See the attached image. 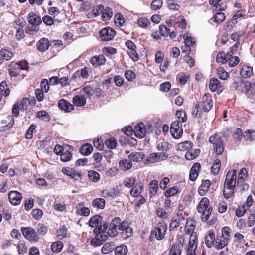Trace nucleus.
Here are the masks:
<instances>
[{
  "label": "nucleus",
  "instance_id": "1a4fd4ad",
  "mask_svg": "<svg viewBox=\"0 0 255 255\" xmlns=\"http://www.w3.org/2000/svg\"><path fill=\"white\" fill-rule=\"evenodd\" d=\"M121 221V219L118 217H115L112 220L107 229L108 235L110 237H115L118 234Z\"/></svg>",
  "mask_w": 255,
  "mask_h": 255
},
{
  "label": "nucleus",
  "instance_id": "2eb2a0df",
  "mask_svg": "<svg viewBox=\"0 0 255 255\" xmlns=\"http://www.w3.org/2000/svg\"><path fill=\"white\" fill-rule=\"evenodd\" d=\"M198 106L205 112L209 111L213 107V101L209 95L205 94L203 97L201 103Z\"/></svg>",
  "mask_w": 255,
  "mask_h": 255
},
{
  "label": "nucleus",
  "instance_id": "a878e982",
  "mask_svg": "<svg viewBox=\"0 0 255 255\" xmlns=\"http://www.w3.org/2000/svg\"><path fill=\"white\" fill-rule=\"evenodd\" d=\"M105 58L102 54L94 56L90 60L91 64L94 66L103 65L105 62Z\"/></svg>",
  "mask_w": 255,
  "mask_h": 255
},
{
  "label": "nucleus",
  "instance_id": "5fc2aeb1",
  "mask_svg": "<svg viewBox=\"0 0 255 255\" xmlns=\"http://www.w3.org/2000/svg\"><path fill=\"white\" fill-rule=\"evenodd\" d=\"M127 252L128 248L125 245H122L117 247L115 250L116 255H125Z\"/></svg>",
  "mask_w": 255,
  "mask_h": 255
},
{
  "label": "nucleus",
  "instance_id": "a211bd4d",
  "mask_svg": "<svg viewBox=\"0 0 255 255\" xmlns=\"http://www.w3.org/2000/svg\"><path fill=\"white\" fill-rule=\"evenodd\" d=\"M8 198L11 204L17 205L20 204L22 196L20 192L12 190L9 193Z\"/></svg>",
  "mask_w": 255,
  "mask_h": 255
},
{
  "label": "nucleus",
  "instance_id": "5701e85b",
  "mask_svg": "<svg viewBox=\"0 0 255 255\" xmlns=\"http://www.w3.org/2000/svg\"><path fill=\"white\" fill-rule=\"evenodd\" d=\"M200 168L201 166L199 163H195L193 164L189 174V178L191 181H194L197 178Z\"/></svg>",
  "mask_w": 255,
  "mask_h": 255
},
{
  "label": "nucleus",
  "instance_id": "423d86ee",
  "mask_svg": "<svg viewBox=\"0 0 255 255\" xmlns=\"http://www.w3.org/2000/svg\"><path fill=\"white\" fill-rule=\"evenodd\" d=\"M21 231L23 236L30 242H36L39 241V236L33 228L31 227H22Z\"/></svg>",
  "mask_w": 255,
  "mask_h": 255
},
{
  "label": "nucleus",
  "instance_id": "f3484780",
  "mask_svg": "<svg viewBox=\"0 0 255 255\" xmlns=\"http://www.w3.org/2000/svg\"><path fill=\"white\" fill-rule=\"evenodd\" d=\"M215 232L213 229L208 231L205 236V244L208 248H211L216 242Z\"/></svg>",
  "mask_w": 255,
  "mask_h": 255
},
{
  "label": "nucleus",
  "instance_id": "6e6d98bb",
  "mask_svg": "<svg viewBox=\"0 0 255 255\" xmlns=\"http://www.w3.org/2000/svg\"><path fill=\"white\" fill-rule=\"evenodd\" d=\"M182 248H180L176 244H173L170 250L169 251V255H181Z\"/></svg>",
  "mask_w": 255,
  "mask_h": 255
},
{
  "label": "nucleus",
  "instance_id": "e2e57ef3",
  "mask_svg": "<svg viewBox=\"0 0 255 255\" xmlns=\"http://www.w3.org/2000/svg\"><path fill=\"white\" fill-rule=\"evenodd\" d=\"M36 117L45 121H48L49 120V115L45 110L38 112L36 114Z\"/></svg>",
  "mask_w": 255,
  "mask_h": 255
},
{
  "label": "nucleus",
  "instance_id": "ea45409f",
  "mask_svg": "<svg viewBox=\"0 0 255 255\" xmlns=\"http://www.w3.org/2000/svg\"><path fill=\"white\" fill-rule=\"evenodd\" d=\"M113 15L112 10L111 8L106 7L104 8L102 13V20L103 21H107L110 20Z\"/></svg>",
  "mask_w": 255,
  "mask_h": 255
},
{
  "label": "nucleus",
  "instance_id": "b1692460",
  "mask_svg": "<svg viewBox=\"0 0 255 255\" xmlns=\"http://www.w3.org/2000/svg\"><path fill=\"white\" fill-rule=\"evenodd\" d=\"M102 221V217L99 215H96L91 217L89 221V225L90 227L95 228H98L100 227Z\"/></svg>",
  "mask_w": 255,
  "mask_h": 255
},
{
  "label": "nucleus",
  "instance_id": "473e14b6",
  "mask_svg": "<svg viewBox=\"0 0 255 255\" xmlns=\"http://www.w3.org/2000/svg\"><path fill=\"white\" fill-rule=\"evenodd\" d=\"M195 222L192 219H188L186 222L185 227V232L186 234H191L192 232H195Z\"/></svg>",
  "mask_w": 255,
  "mask_h": 255
},
{
  "label": "nucleus",
  "instance_id": "cd10ccee",
  "mask_svg": "<svg viewBox=\"0 0 255 255\" xmlns=\"http://www.w3.org/2000/svg\"><path fill=\"white\" fill-rule=\"evenodd\" d=\"M145 157V155L142 152H132L128 156V158L130 161L140 162Z\"/></svg>",
  "mask_w": 255,
  "mask_h": 255
},
{
  "label": "nucleus",
  "instance_id": "a19ab883",
  "mask_svg": "<svg viewBox=\"0 0 255 255\" xmlns=\"http://www.w3.org/2000/svg\"><path fill=\"white\" fill-rule=\"evenodd\" d=\"M93 150L92 146L90 144H85L81 146L80 149V153L85 156L90 155Z\"/></svg>",
  "mask_w": 255,
  "mask_h": 255
},
{
  "label": "nucleus",
  "instance_id": "f03ea898",
  "mask_svg": "<svg viewBox=\"0 0 255 255\" xmlns=\"http://www.w3.org/2000/svg\"><path fill=\"white\" fill-rule=\"evenodd\" d=\"M231 231V229L228 226L222 229L221 236H218L216 239L215 247L217 250H221L228 244L230 239Z\"/></svg>",
  "mask_w": 255,
  "mask_h": 255
},
{
  "label": "nucleus",
  "instance_id": "f704fd0d",
  "mask_svg": "<svg viewBox=\"0 0 255 255\" xmlns=\"http://www.w3.org/2000/svg\"><path fill=\"white\" fill-rule=\"evenodd\" d=\"M74 104L78 107L84 106L86 103V98L82 95H76L73 98Z\"/></svg>",
  "mask_w": 255,
  "mask_h": 255
},
{
  "label": "nucleus",
  "instance_id": "c9c22d12",
  "mask_svg": "<svg viewBox=\"0 0 255 255\" xmlns=\"http://www.w3.org/2000/svg\"><path fill=\"white\" fill-rule=\"evenodd\" d=\"M92 206L97 209H103L105 206V200L101 198H95L92 202Z\"/></svg>",
  "mask_w": 255,
  "mask_h": 255
},
{
  "label": "nucleus",
  "instance_id": "79ce46f5",
  "mask_svg": "<svg viewBox=\"0 0 255 255\" xmlns=\"http://www.w3.org/2000/svg\"><path fill=\"white\" fill-rule=\"evenodd\" d=\"M125 22V18L121 13H117L114 16V23L116 26L120 27Z\"/></svg>",
  "mask_w": 255,
  "mask_h": 255
},
{
  "label": "nucleus",
  "instance_id": "aec40b11",
  "mask_svg": "<svg viewBox=\"0 0 255 255\" xmlns=\"http://www.w3.org/2000/svg\"><path fill=\"white\" fill-rule=\"evenodd\" d=\"M134 132L135 135L139 138H142L146 135L145 126L142 122H140L134 127Z\"/></svg>",
  "mask_w": 255,
  "mask_h": 255
},
{
  "label": "nucleus",
  "instance_id": "774afa93",
  "mask_svg": "<svg viewBox=\"0 0 255 255\" xmlns=\"http://www.w3.org/2000/svg\"><path fill=\"white\" fill-rule=\"evenodd\" d=\"M243 137L246 141H252L255 139V131L251 130L248 131L247 132H245L243 135Z\"/></svg>",
  "mask_w": 255,
  "mask_h": 255
},
{
  "label": "nucleus",
  "instance_id": "dca6fc26",
  "mask_svg": "<svg viewBox=\"0 0 255 255\" xmlns=\"http://www.w3.org/2000/svg\"><path fill=\"white\" fill-rule=\"evenodd\" d=\"M108 228V224H104L103 226H100L98 228H95L94 230V233L97 235L102 242L106 241L108 236L107 231L106 232Z\"/></svg>",
  "mask_w": 255,
  "mask_h": 255
},
{
  "label": "nucleus",
  "instance_id": "bb28decb",
  "mask_svg": "<svg viewBox=\"0 0 255 255\" xmlns=\"http://www.w3.org/2000/svg\"><path fill=\"white\" fill-rule=\"evenodd\" d=\"M36 46L39 51L44 52L48 49L49 46V42L48 39L43 38L37 43Z\"/></svg>",
  "mask_w": 255,
  "mask_h": 255
},
{
  "label": "nucleus",
  "instance_id": "6ab92c4d",
  "mask_svg": "<svg viewBox=\"0 0 255 255\" xmlns=\"http://www.w3.org/2000/svg\"><path fill=\"white\" fill-rule=\"evenodd\" d=\"M185 220L184 215L182 213H178L177 216L173 217L169 225L170 231L173 230L179 227L182 221Z\"/></svg>",
  "mask_w": 255,
  "mask_h": 255
},
{
  "label": "nucleus",
  "instance_id": "4d7b16f0",
  "mask_svg": "<svg viewBox=\"0 0 255 255\" xmlns=\"http://www.w3.org/2000/svg\"><path fill=\"white\" fill-rule=\"evenodd\" d=\"M138 25L143 28L147 27L150 24L149 20L143 17H139L137 20Z\"/></svg>",
  "mask_w": 255,
  "mask_h": 255
},
{
  "label": "nucleus",
  "instance_id": "4c0bfd02",
  "mask_svg": "<svg viewBox=\"0 0 255 255\" xmlns=\"http://www.w3.org/2000/svg\"><path fill=\"white\" fill-rule=\"evenodd\" d=\"M184 43L185 45L186 46L187 48H188V50H184L183 51L184 52H187V53H189L191 49L190 46H193L195 44V41L194 40V39L190 36H184Z\"/></svg>",
  "mask_w": 255,
  "mask_h": 255
},
{
  "label": "nucleus",
  "instance_id": "0eeeda50",
  "mask_svg": "<svg viewBox=\"0 0 255 255\" xmlns=\"http://www.w3.org/2000/svg\"><path fill=\"white\" fill-rule=\"evenodd\" d=\"M25 23L23 19H18L13 24V27L16 31L15 37L18 40L24 37L23 28L25 26Z\"/></svg>",
  "mask_w": 255,
  "mask_h": 255
},
{
  "label": "nucleus",
  "instance_id": "338daca9",
  "mask_svg": "<svg viewBox=\"0 0 255 255\" xmlns=\"http://www.w3.org/2000/svg\"><path fill=\"white\" fill-rule=\"evenodd\" d=\"M104 6L102 5H98L94 7L92 15L94 17H97L100 15V14L102 13V11L104 10Z\"/></svg>",
  "mask_w": 255,
  "mask_h": 255
},
{
  "label": "nucleus",
  "instance_id": "7c9ffc66",
  "mask_svg": "<svg viewBox=\"0 0 255 255\" xmlns=\"http://www.w3.org/2000/svg\"><path fill=\"white\" fill-rule=\"evenodd\" d=\"M24 68L20 64H14L9 70V74L11 77H16L19 74L21 70Z\"/></svg>",
  "mask_w": 255,
  "mask_h": 255
},
{
  "label": "nucleus",
  "instance_id": "49530a36",
  "mask_svg": "<svg viewBox=\"0 0 255 255\" xmlns=\"http://www.w3.org/2000/svg\"><path fill=\"white\" fill-rule=\"evenodd\" d=\"M63 247V243L60 241H57L52 244L51 249L53 252L58 253L62 250Z\"/></svg>",
  "mask_w": 255,
  "mask_h": 255
},
{
  "label": "nucleus",
  "instance_id": "c03bdc74",
  "mask_svg": "<svg viewBox=\"0 0 255 255\" xmlns=\"http://www.w3.org/2000/svg\"><path fill=\"white\" fill-rule=\"evenodd\" d=\"M248 172L245 168H242L239 173L237 180V185L241 184L244 182L247 177Z\"/></svg>",
  "mask_w": 255,
  "mask_h": 255
},
{
  "label": "nucleus",
  "instance_id": "2f4dec72",
  "mask_svg": "<svg viewBox=\"0 0 255 255\" xmlns=\"http://www.w3.org/2000/svg\"><path fill=\"white\" fill-rule=\"evenodd\" d=\"M253 74V69L251 67L244 65L241 70L240 75L243 78L250 77Z\"/></svg>",
  "mask_w": 255,
  "mask_h": 255
},
{
  "label": "nucleus",
  "instance_id": "393cba45",
  "mask_svg": "<svg viewBox=\"0 0 255 255\" xmlns=\"http://www.w3.org/2000/svg\"><path fill=\"white\" fill-rule=\"evenodd\" d=\"M225 19V15L224 13L217 12L213 17L209 20V22L210 24H213V23L218 25L222 22Z\"/></svg>",
  "mask_w": 255,
  "mask_h": 255
},
{
  "label": "nucleus",
  "instance_id": "603ef678",
  "mask_svg": "<svg viewBox=\"0 0 255 255\" xmlns=\"http://www.w3.org/2000/svg\"><path fill=\"white\" fill-rule=\"evenodd\" d=\"M221 168V162L219 159H216L212 164L211 167V172L214 175H217L219 173Z\"/></svg>",
  "mask_w": 255,
  "mask_h": 255
},
{
  "label": "nucleus",
  "instance_id": "4468645a",
  "mask_svg": "<svg viewBox=\"0 0 255 255\" xmlns=\"http://www.w3.org/2000/svg\"><path fill=\"white\" fill-rule=\"evenodd\" d=\"M116 32L112 28L105 27L99 32V35L103 41H109L113 38Z\"/></svg>",
  "mask_w": 255,
  "mask_h": 255
},
{
  "label": "nucleus",
  "instance_id": "39448f33",
  "mask_svg": "<svg viewBox=\"0 0 255 255\" xmlns=\"http://www.w3.org/2000/svg\"><path fill=\"white\" fill-rule=\"evenodd\" d=\"M168 157V155L166 152L152 153L146 157L144 160V163L146 164L154 163L165 160Z\"/></svg>",
  "mask_w": 255,
  "mask_h": 255
},
{
  "label": "nucleus",
  "instance_id": "9b49d317",
  "mask_svg": "<svg viewBox=\"0 0 255 255\" xmlns=\"http://www.w3.org/2000/svg\"><path fill=\"white\" fill-rule=\"evenodd\" d=\"M170 131L174 138H180L183 134L182 124H179V123L177 121H174L170 126Z\"/></svg>",
  "mask_w": 255,
  "mask_h": 255
},
{
  "label": "nucleus",
  "instance_id": "a18cd8bd",
  "mask_svg": "<svg viewBox=\"0 0 255 255\" xmlns=\"http://www.w3.org/2000/svg\"><path fill=\"white\" fill-rule=\"evenodd\" d=\"M176 115L177 116V120L175 121L178 122L179 124H182V123H184L186 121L187 117L184 111L182 110L177 111Z\"/></svg>",
  "mask_w": 255,
  "mask_h": 255
},
{
  "label": "nucleus",
  "instance_id": "9d476101",
  "mask_svg": "<svg viewBox=\"0 0 255 255\" xmlns=\"http://www.w3.org/2000/svg\"><path fill=\"white\" fill-rule=\"evenodd\" d=\"M167 229V225L164 222H159L156 225L154 231L151 232V235L155 236V238L158 240L163 239Z\"/></svg>",
  "mask_w": 255,
  "mask_h": 255
},
{
  "label": "nucleus",
  "instance_id": "f257e3e1",
  "mask_svg": "<svg viewBox=\"0 0 255 255\" xmlns=\"http://www.w3.org/2000/svg\"><path fill=\"white\" fill-rule=\"evenodd\" d=\"M236 184L237 185L236 170L229 171L224 184L223 193L225 198L228 199L233 196Z\"/></svg>",
  "mask_w": 255,
  "mask_h": 255
},
{
  "label": "nucleus",
  "instance_id": "c85d7f7f",
  "mask_svg": "<svg viewBox=\"0 0 255 255\" xmlns=\"http://www.w3.org/2000/svg\"><path fill=\"white\" fill-rule=\"evenodd\" d=\"M211 185L209 180L203 181L198 189V193L201 196H204L209 190Z\"/></svg>",
  "mask_w": 255,
  "mask_h": 255
},
{
  "label": "nucleus",
  "instance_id": "4be33fe9",
  "mask_svg": "<svg viewBox=\"0 0 255 255\" xmlns=\"http://www.w3.org/2000/svg\"><path fill=\"white\" fill-rule=\"evenodd\" d=\"M58 107L60 110L66 112H70L74 109L73 105L65 99H61L59 101Z\"/></svg>",
  "mask_w": 255,
  "mask_h": 255
},
{
  "label": "nucleus",
  "instance_id": "680f3d73",
  "mask_svg": "<svg viewBox=\"0 0 255 255\" xmlns=\"http://www.w3.org/2000/svg\"><path fill=\"white\" fill-rule=\"evenodd\" d=\"M105 144L109 149H114L117 146V141L115 138H110L105 141Z\"/></svg>",
  "mask_w": 255,
  "mask_h": 255
},
{
  "label": "nucleus",
  "instance_id": "8fccbe9b",
  "mask_svg": "<svg viewBox=\"0 0 255 255\" xmlns=\"http://www.w3.org/2000/svg\"><path fill=\"white\" fill-rule=\"evenodd\" d=\"M119 165L120 168L123 170H127L130 169L132 168V163L131 161L129 160V161L128 160H122L120 161Z\"/></svg>",
  "mask_w": 255,
  "mask_h": 255
},
{
  "label": "nucleus",
  "instance_id": "864d4df0",
  "mask_svg": "<svg viewBox=\"0 0 255 255\" xmlns=\"http://www.w3.org/2000/svg\"><path fill=\"white\" fill-rule=\"evenodd\" d=\"M81 91L84 93L88 98L91 97L94 94L93 88L89 85L84 86Z\"/></svg>",
  "mask_w": 255,
  "mask_h": 255
},
{
  "label": "nucleus",
  "instance_id": "f8f14e48",
  "mask_svg": "<svg viewBox=\"0 0 255 255\" xmlns=\"http://www.w3.org/2000/svg\"><path fill=\"white\" fill-rule=\"evenodd\" d=\"M126 47L128 48V53L130 58L133 61H137L138 59V55L136 52V46L131 40H127L125 42Z\"/></svg>",
  "mask_w": 255,
  "mask_h": 255
},
{
  "label": "nucleus",
  "instance_id": "e433bc0d",
  "mask_svg": "<svg viewBox=\"0 0 255 255\" xmlns=\"http://www.w3.org/2000/svg\"><path fill=\"white\" fill-rule=\"evenodd\" d=\"M158 182L156 180H152L149 184V191L152 196H155L157 194L158 189Z\"/></svg>",
  "mask_w": 255,
  "mask_h": 255
},
{
  "label": "nucleus",
  "instance_id": "72a5a7b5",
  "mask_svg": "<svg viewBox=\"0 0 255 255\" xmlns=\"http://www.w3.org/2000/svg\"><path fill=\"white\" fill-rule=\"evenodd\" d=\"M143 189L142 184H136L130 191V195L134 197H139Z\"/></svg>",
  "mask_w": 255,
  "mask_h": 255
},
{
  "label": "nucleus",
  "instance_id": "69168bd1",
  "mask_svg": "<svg viewBox=\"0 0 255 255\" xmlns=\"http://www.w3.org/2000/svg\"><path fill=\"white\" fill-rule=\"evenodd\" d=\"M192 147V143L191 141H185L178 144L179 149L182 151L190 149Z\"/></svg>",
  "mask_w": 255,
  "mask_h": 255
},
{
  "label": "nucleus",
  "instance_id": "20e7f679",
  "mask_svg": "<svg viewBox=\"0 0 255 255\" xmlns=\"http://www.w3.org/2000/svg\"><path fill=\"white\" fill-rule=\"evenodd\" d=\"M224 137L221 134H215L210 137L209 141L213 145V149L217 155H221L224 150L223 144Z\"/></svg>",
  "mask_w": 255,
  "mask_h": 255
},
{
  "label": "nucleus",
  "instance_id": "3c124183",
  "mask_svg": "<svg viewBox=\"0 0 255 255\" xmlns=\"http://www.w3.org/2000/svg\"><path fill=\"white\" fill-rule=\"evenodd\" d=\"M104 197H114L120 193V190L118 188H114L111 191L105 190L103 191Z\"/></svg>",
  "mask_w": 255,
  "mask_h": 255
},
{
  "label": "nucleus",
  "instance_id": "ddd939ff",
  "mask_svg": "<svg viewBox=\"0 0 255 255\" xmlns=\"http://www.w3.org/2000/svg\"><path fill=\"white\" fill-rule=\"evenodd\" d=\"M119 230L121 231V234L124 239H127L132 235L133 231L129 226L128 223L126 221L120 222Z\"/></svg>",
  "mask_w": 255,
  "mask_h": 255
},
{
  "label": "nucleus",
  "instance_id": "58836bf2",
  "mask_svg": "<svg viewBox=\"0 0 255 255\" xmlns=\"http://www.w3.org/2000/svg\"><path fill=\"white\" fill-rule=\"evenodd\" d=\"M70 148L67 147L65 150L61 154L60 158L62 162H68L70 161L72 158L71 152L70 151Z\"/></svg>",
  "mask_w": 255,
  "mask_h": 255
},
{
  "label": "nucleus",
  "instance_id": "052dcab7",
  "mask_svg": "<svg viewBox=\"0 0 255 255\" xmlns=\"http://www.w3.org/2000/svg\"><path fill=\"white\" fill-rule=\"evenodd\" d=\"M230 58V56H227V54L225 55L222 53H219L217 56L216 61L218 63L224 64L227 62Z\"/></svg>",
  "mask_w": 255,
  "mask_h": 255
},
{
  "label": "nucleus",
  "instance_id": "6e6552de",
  "mask_svg": "<svg viewBox=\"0 0 255 255\" xmlns=\"http://www.w3.org/2000/svg\"><path fill=\"white\" fill-rule=\"evenodd\" d=\"M197 248V233L190 234L188 246L186 249V255H196L195 251Z\"/></svg>",
  "mask_w": 255,
  "mask_h": 255
},
{
  "label": "nucleus",
  "instance_id": "7ed1b4c3",
  "mask_svg": "<svg viewBox=\"0 0 255 255\" xmlns=\"http://www.w3.org/2000/svg\"><path fill=\"white\" fill-rule=\"evenodd\" d=\"M209 200L206 197H203L200 200L197 207V211L202 213L201 219L202 221H207L210 216L212 209L209 206Z\"/></svg>",
  "mask_w": 255,
  "mask_h": 255
},
{
  "label": "nucleus",
  "instance_id": "0e129e2a",
  "mask_svg": "<svg viewBox=\"0 0 255 255\" xmlns=\"http://www.w3.org/2000/svg\"><path fill=\"white\" fill-rule=\"evenodd\" d=\"M0 55L3 59L6 60H10L13 56L12 52H10L6 49H2L0 51Z\"/></svg>",
  "mask_w": 255,
  "mask_h": 255
},
{
  "label": "nucleus",
  "instance_id": "13d9d810",
  "mask_svg": "<svg viewBox=\"0 0 255 255\" xmlns=\"http://www.w3.org/2000/svg\"><path fill=\"white\" fill-rule=\"evenodd\" d=\"M200 151L199 149H197L193 152L189 151L187 152L185 154V157L188 160H192L196 158L199 154Z\"/></svg>",
  "mask_w": 255,
  "mask_h": 255
},
{
  "label": "nucleus",
  "instance_id": "09e8293b",
  "mask_svg": "<svg viewBox=\"0 0 255 255\" xmlns=\"http://www.w3.org/2000/svg\"><path fill=\"white\" fill-rule=\"evenodd\" d=\"M88 176L89 179L94 182H97L100 178V174L96 171L94 170H90L88 172Z\"/></svg>",
  "mask_w": 255,
  "mask_h": 255
},
{
  "label": "nucleus",
  "instance_id": "37998d69",
  "mask_svg": "<svg viewBox=\"0 0 255 255\" xmlns=\"http://www.w3.org/2000/svg\"><path fill=\"white\" fill-rule=\"evenodd\" d=\"M180 192L179 188L177 186H173L168 188L164 194V195L166 197H170L175 196L177 194Z\"/></svg>",
  "mask_w": 255,
  "mask_h": 255
},
{
  "label": "nucleus",
  "instance_id": "de8ad7c7",
  "mask_svg": "<svg viewBox=\"0 0 255 255\" xmlns=\"http://www.w3.org/2000/svg\"><path fill=\"white\" fill-rule=\"evenodd\" d=\"M57 235L60 239L66 238L69 236V233L65 226H62L57 232Z\"/></svg>",
  "mask_w": 255,
  "mask_h": 255
},
{
  "label": "nucleus",
  "instance_id": "c756f323",
  "mask_svg": "<svg viewBox=\"0 0 255 255\" xmlns=\"http://www.w3.org/2000/svg\"><path fill=\"white\" fill-rule=\"evenodd\" d=\"M28 21L30 24L36 26L39 25L42 22V20L39 16L32 13L29 14Z\"/></svg>",
  "mask_w": 255,
  "mask_h": 255
},
{
  "label": "nucleus",
  "instance_id": "412c9836",
  "mask_svg": "<svg viewBox=\"0 0 255 255\" xmlns=\"http://www.w3.org/2000/svg\"><path fill=\"white\" fill-rule=\"evenodd\" d=\"M209 86L210 90L212 92H215L216 90L222 91L221 83L216 78H212L210 79Z\"/></svg>",
  "mask_w": 255,
  "mask_h": 255
},
{
  "label": "nucleus",
  "instance_id": "bf43d9fd",
  "mask_svg": "<svg viewBox=\"0 0 255 255\" xmlns=\"http://www.w3.org/2000/svg\"><path fill=\"white\" fill-rule=\"evenodd\" d=\"M217 75L221 80H226L229 77V73L222 67H220L217 69Z\"/></svg>",
  "mask_w": 255,
  "mask_h": 255
}]
</instances>
